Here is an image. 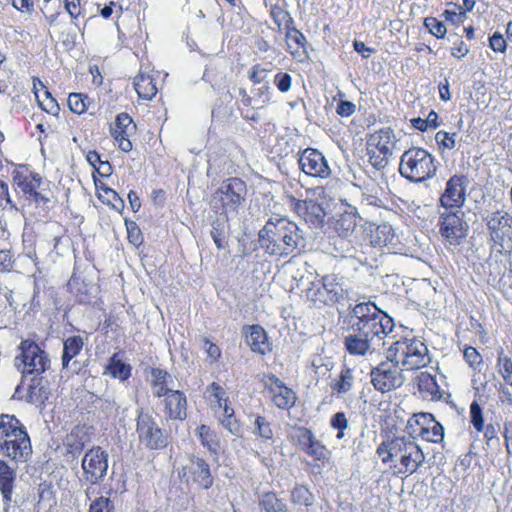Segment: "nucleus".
<instances>
[{"mask_svg":"<svg viewBox=\"0 0 512 512\" xmlns=\"http://www.w3.org/2000/svg\"><path fill=\"white\" fill-rule=\"evenodd\" d=\"M246 183L237 177L224 180L211 195L210 206L224 215L237 212L246 200Z\"/></svg>","mask_w":512,"mask_h":512,"instance_id":"nucleus-7","label":"nucleus"},{"mask_svg":"<svg viewBox=\"0 0 512 512\" xmlns=\"http://www.w3.org/2000/svg\"><path fill=\"white\" fill-rule=\"evenodd\" d=\"M172 382V376L166 370L158 367L151 369L150 385L152 393L155 397L161 398L167 393H169L172 389H170L168 386Z\"/></svg>","mask_w":512,"mask_h":512,"instance_id":"nucleus-28","label":"nucleus"},{"mask_svg":"<svg viewBox=\"0 0 512 512\" xmlns=\"http://www.w3.org/2000/svg\"><path fill=\"white\" fill-rule=\"evenodd\" d=\"M397 144V138L391 128L375 131L367 140V155L370 164L378 169H384L392 157Z\"/></svg>","mask_w":512,"mask_h":512,"instance_id":"nucleus-9","label":"nucleus"},{"mask_svg":"<svg viewBox=\"0 0 512 512\" xmlns=\"http://www.w3.org/2000/svg\"><path fill=\"white\" fill-rule=\"evenodd\" d=\"M412 442L413 440L410 438L396 437L392 440L382 442L378 446L376 453L384 464H399L407 451L408 443Z\"/></svg>","mask_w":512,"mask_h":512,"instance_id":"nucleus-17","label":"nucleus"},{"mask_svg":"<svg viewBox=\"0 0 512 512\" xmlns=\"http://www.w3.org/2000/svg\"><path fill=\"white\" fill-rule=\"evenodd\" d=\"M134 88L139 98L143 100H151L158 92L154 78L143 72L135 77Z\"/></svg>","mask_w":512,"mask_h":512,"instance_id":"nucleus-30","label":"nucleus"},{"mask_svg":"<svg viewBox=\"0 0 512 512\" xmlns=\"http://www.w3.org/2000/svg\"><path fill=\"white\" fill-rule=\"evenodd\" d=\"M268 72L267 69L260 67V65H255L250 72L249 78L254 85L268 84L266 81Z\"/></svg>","mask_w":512,"mask_h":512,"instance_id":"nucleus-60","label":"nucleus"},{"mask_svg":"<svg viewBox=\"0 0 512 512\" xmlns=\"http://www.w3.org/2000/svg\"><path fill=\"white\" fill-rule=\"evenodd\" d=\"M330 425L332 428L338 430L337 439H342L344 437V430L348 427V420L344 412H337L334 414L330 420Z\"/></svg>","mask_w":512,"mask_h":512,"instance_id":"nucleus-53","label":"nucleus"},{"mask_svg":"<svg viewBox=\"0 0 512 512\" xmlns=\"http://www.w3.org/2000/svg\"><path fill=\"white\" fill-rule=\"evenodd\" d=\"M196 435L203 447H205L209 452L217 454L220 448V441L219 436L215 431L203 424L196 429Z\"/></svg>","mask_w":512,"mask_h":512,"instance_id":"nucleus-34","label":"nucleus"},{"mask_svg":"<svg viewBox=\"0 0 512 512\" xmlns=\"http://www.w3.org/2000/svg\"><path fill=\"white\" fill-rule=\"evenodd\" d=\"M165 413L170 419L184 420L187 416V399L183 392L171 390L164 395Z\"/></svg>","mask_w":512,"mask_h":512,"instance_id":"nucleus-23","label":"nucleus"},{"mask_svg":"<svg viewBox=\"0 0 512 512\" xmlns=\"http://www.w3.org/2000/svg\"><path fill=\"white\" fill-rule=\"evenodd\" d=\"M268 392L271 395L273 403L279 409H289L295 404L296 394L288 388L279 378L272 375L267 383Z\"/></svg>","mask_w":512,"mask_h":512,"instance_id":"nucleus-18","label":"nucleus"},{"mask_svg":"<svg viewBox=\"0 0 512 512\" xmlns=\"http://www.w3.org/2000/svg\"><path fill=\"white\" fill-rule=\"evenodd\" d=\"M230 225L227 215L221 214L213 223L211 229V237L219 250H223L228 246V237Z\"/></svg>","mask_w":512,"mask_h":512,"instance_id":"nucleus-29","label":"nucleus"},{"mask_svg":"<svg viewBox=\"0 0 512 512\" xmlns=\"http://www.w3.org/2000/svg\"><path fill=\"white\" fill-rule=\"evenodd\" d=\"M298 164L306 175L326 179L331 175V168L325 156L318 150L306 148L299 154Z\"/></svg>","mask_w":512,"mask_h":512,"instance_id":"nucleus-16","label":"nucleus"},{"mask_svg":"<svg viewBox=\"0 0 512 512\" xmlns=\"http://www.w3.org/2000/svg\"><path fill=\"white\" fill-rule=\"evenodd\" d=\"M394 239V232L390 225L383 224L376 227L372 235V243L379 246H386Z\"/></svg>","mask_w":512,"mask_h":512,"instance_id":"nucleus-47","label":"nucleus"},{"mask_svg":"<svg viewBox=\"0 0 512 512\" xmlns=\"http://www.w3.org/2000/svg\"><path fill=\"white\" fill-rule=\"evenodd\" d=\"M220 422L222 426L227 429L232 435L240 436L242 433V428L240 422L233 417L229 418H220Z\"/></svg>","mask_w":512,"mask_h":512,"instance_id":"nucleus-62","label":"nucleus"},{"mask_svg":"<svg viewBox=\"0 0 512 512\" xmlns=\"http://www.w3.org/2000/svg\"><path fill=\"white\" fill-rule=\"evenodd\" d=\"M471 422L477 431L483 430L484 420L482 417V410L477 402H473L470 406Z\"/></svg>","mask_w":512,"mask_h":512,"instance_id":"nucleus-59","label":"nucleus"},{"mask_svg":"<svg viewBox=\"0 0 512 512\" xmlns=\"http://www.w3.org/2000/svg\"><path fill=\"white\" fill-rule=\"evenodd\" d=\"M436 170L434 157L423 148H410L401 156L399 172L411 182L418 183L432 178Z\"/></svg>","mask_w":512,"mask_h":512,"instance_id":"nucleus-6","label":"nucleus"},{"mask_svg":"<svg viewBox=\"0 0 512 512\" xmlns=\"http://www.w3.org/2000/svg\"><path fill=\"white\" fill-rule=\"evenodd\" d=\"M14 256L10 249L0 248V272H9L14 265Z\"/></svg>","mask_w":512,"mask_h":512,"instance_id":"nucleus-58","label":"nucleus"},{"mask_svg":"<svg viewBox=\"0 0 512 512\" xmlns=\"http://www.w3.org/2000/svg\"><path fill=\"white\" fill-rule=\"evenodd\" d=\"M192 479L200 487L208 489L213 485V476L209 464L202 458L191 457L188 466Z\"/></svg>","mask_w":512,"mask_h":512,"instance_id":"nucleus-26","label":"nucleus"},{"mask_svg":"<svg viewBox=\"0 0 512 512\" xmlns=\"http://www.w3.org/2000/svg\"><path fill=\"white\" fill-rule=\"evenodd\" d=\"M420 436L430 442H441L444 439V427L434 420L433 423H430L428 428H425L423 432H420Z\"/></svg>","mask_w":512,"mask_h":512,"instance_id":"nucleus-49","label":"nucleus"},{"mask_svg":"<svg viewBox=\"0 0 512 512\" xmlns=\"http://www.w3.org/2000/svg\"><path fill=\"white\" fill-rule=\"evenodd\" d=\"M247 345L253 352L266 354L271 351V344L268 341L265 330L260 325H252L245 328Z\"/></svg>","mask_w":512,"mask_h":512,"instance_id":"nucleus-25","label":"nucleus"},{"mask_svg":"<svg viewBox=\"0 0 512 512\" xmlns=\"http://www.w3.org/2000/svg\"><path fill=\"white\" fill-rule=\"evenodd\" d=\"M86 443V435L80 428H75L66 437L65 445L67 452L73 457L78 456L84 449Z\"/></svg>","mask_w":512,"mask_h":512,"instance_id":"nucleus-37","label":"nucleus"},{"mask_svg":"<svg viewBox=\"0 0 512 512\" xmlns=\"http://www.w3.org/2000/svg\"><path fill=\"white\" fill-rule=\"evenodd\" d=\"M491 240L500 252H512V216L505 211L491 214L487 222Z\"/></svg>","mask_w":512,"mask_h":512,"instance_id":"nucleus-12","label":"nucleus"},{"mask_svg":"<svg viewBox=\"0 0 512 512\" xmlns=\"http://www.w3.org/2000/svg\"><path fill=\"white\" fill-rule=\"evenodd\" d=\"M304 452L317 461H325L328 460L330 452L327 447L322 444L321 441L316 439L314 436L310 441Z\"/></svg>","mask_w":512,"mask_h":512,"instance_id":"nucleus-44","label":"nucleus"},{"mask_svg":"<svg viewBox=\"0 0 512 512\" xmlns=\"http://www.w3.org/2000/svg\"><path fill=\"white\" fill-rule=\"evenodd\" d=\"M99 193V199L102 202L112 206L113 209L120 211L124 208V200L118 195V193L107 186H101Z\"/></svg>","mask_w":512,"mask_h":512,"instance_id":"nucleus-46","label":"nucleus"},{"mask_svg":"<svg viewBox=\"0 0 512 512\" xmlns=\"http://www.w3.org/2000/svg\"><path fill=\"white\" fill-rule=\"evenodd\" d=\"M315 435L306 427H293L289 432V439L300 446L304 451Z\"/></svg>","mask_w":512,"mask_h":512,"instance_id":"nucleus-42","label":"nucleus"},{"mask_svg":"<svg viewBox=\"0 0 512 512\" xmlns=\"http://www.w3.org/2000/svg\"><path fill=\"white\" fill-rule=\"evenodd\" d=\"M354 383V370L344 366L341 369L337 379H335L331 384V389L333 392H336L337 395H343L348 393L353 388Z\"/></svg>","mask_w":512,"mask_h":512,"instance_id":"nucleus-33","label":"nucleus"},{"mask_svg":"<svg viewBox=\"0 0 512 512\" xmlns=\"http://www.w3.org/2000/svg\"><path fill=\"white\" fill-rule=\"evenodd\" d=\"M126 227L129 242L134 246H140L143 243V234L137 224L133 221L126 222Z\"/></svg>","mask_w":512,"mask_h":512,"instance_id":"nucleus-55","label":"nucleus"},{"mask_svg":"<svg viewBox=\"0 0 512 512\" xmlns=\"http://www.w3.org/2000/svg\"><path fill=\"white\" fill-rule=\"evenodd\" d=\"M291 501L295 505L309 507L314 502V495L301 484H296L291 491Z\"/></svg>","mask_w":512,"mask_h":512,"instance_id":"nucleus-41","label":"nucleus"},{"mask_svg":"<svg viewBox=\"0 0 512 512\" xmlns=\"http://www.w3.org/2000/svg\"><path fill=\"white\" fill-rule=\"evenodd\" d=\"M468 180L464 176L450 178V208L461 207L465 201L466 185Z\"/></svg>","mask_w":512,"mask_h":512,"instance_id":"nucleus-32","label":"nucleus"},{"mask_svg":"<svg viewBox=\"0 0 512 512\" xmlns=\"http://www.w3.org/2000/svg\"><path fill=\"white\" fill-rule=\"evenodd\" d=\"M289 204L293 211L312 228H323L327 212L325 208L315 200H299L294 196H288Z\"/></svg>","mask_w":512,"mask_h":512,"instance_id":"nucleus-15","label":"nucleus"},{"mask_svg":"<svg viewBox=\"0 0 512 512\" xmlns=\"http://www.w3.org/2000/svg\"><path fill=\"white\" fill-rule=\"evenodd\" d=\"M450 212V245L459 244L460 239L465 238L468 232V224L458 214Z\"/></svg>","mask_w":512,"mask_h":512,"instance_id":"nucleus-36","label":"nucleus"},{"mask_svg":"<svg viewBox=\"0 0 512 512\" xmlns=\"http://www.w3.org/2000/svg\"><path fill=\"white\" fill-rule=\"evenodd\" d=\"M256 86L257 87H255L252 90L254 97L257 98L256 100L258 102H260L262 105L268 103L270 101L269 83L268 84H258Z\"/></svg>","mask_w":512,"mask_h":512,"instance_id":"nucleus-61","label":"nucleus"},{"mask_svg":"<svg viewBox=\"0 0 512 512\" xmlns=\"http://www.w3.org/2000/svg\"><path fill=\"white\" fill-rule=\"evenodd\" d=\"M466 363L478 374L483 372L484 364L481 354L474 347H466L463 352Z\"/></svg>","mask_w":512,"mask_h":512,"instance_id":"nucleus-48","label":"nucleus"},{"mask_svg":"<svg viewBox=\"0 0 512 512\" xmlns=\"http://www.w3.org/2000/svg\"><path fill=\"white\" fill-rule=\"evenodd\" d=\"M450 0V5H453V9H450V23L459 24L466 17V12L471 11L475 5V0Z\"/></svg>","mask_w":512,"mask_h":512,"instance_id":"nucleus-40","label":"nucleus"},{"mask_svg":"<svg viewBox=\"0 0 512 512\" xmlns=\"http://www.w3.org/2000/svg\"><path fill=\"white\" fill-rule=\"evenodd\" d=\"M88 97L81 93H71L68 97V106L76 114H82L88 106Z\"/></svg>","mask_w":512,"mask_h":512,"instance_id":"nucleus-50","label":"nucleus"},{"mask_svg":"<svg viewBox=\"0 0 512 512\" xmlns=\"http://www.w3.org/2000/svg\"><path fill=\"white\" fill-rule=\"evenodd\" d=\"M83 477L91 485L102 482L108 470V454L101 447L87 451L81 463Z\"/></svg>","mask_w":512,"mask_h":512,"instance_id":"nucleus-14","label":"nucleus"},{"mask_svg":"<svg viewBox=\"0 0 512 512\" xmlns=\"http://www.w3.org/2000/svg\"><path fill=\"white\" fill-rule=\"evenodd\" d=\"M0 449L16 463L26 462L32 454L26 428L14 415L0 417Z\"/></svg>","mask_w":512,"mask_h":512,"instance_id":"nucleus-3","label":"nucleus"},{"mask_svg":"<svg viewBox=\"0 0 512 512\" xmlns=\"http://www.w3.org/2000/svg\"><path fill=\"white\" fill-rule=\"evenodd\" d=\"M259 243L268 254L286 257L305 246L302 230L285 217H271L259 231Z\"/></svg>","mask_w":512,"mask_h":512,"instance_id":"nucleus-2","label":"nucleus"},{"mask_svg":"<svg viewBox=\"0 0 512 512\" xmlns=\"http://www.w3.org/2000/svg\"><path fill=\"white\" fill-rule=\"evenodd\" d=\"M387 359L405 370L421 369L431 360L427 346L415 338L394 342L388 349Z\"/></svg>","mask_w":512,"mask_h":512,"instance_id":"nucleus-5","label":"nucleus"},{"mask_svg":"<svg viewBox=\"0 0 512 512\" xmlns=\"http://www.w3.org/2000/svg\"><path fill=\"white\" fill-rule=\"evenodd\" d=\"M424 25L429 30V32L437 38H443L447 33L445 23L435 17L425 18Z\"/></svg>","mask_w":512,"mask_h":512,"instance_id":"nucleus-52","label":"nucleus"},{"mask_svg":"<svg viewBox=\"0 0 512 512\" xmlns=\"http://www.w3.org/2000/svg\"><path fill=\"white\" fill-rule=\"evenodd\" d=\"M14 183L29 198L36 189H40L42 178L37 173L17 174Z\"/></svg>","mask_w":512,"mask_h":512,"instance_id":"nucleus-31","label":"nucleus"},{"mask_svg":"<svg viewBox=\"0 0 512 512\" xmlns=\"http://www.w3.org/2000/svg\"><path fill=\"white\" fill-rule=\"evenodd\" d=\"M287 50L291 56L297 61L301 62L308 56L307 52V39L304 34L299 31L285 33Z\"/></svg>","mask_w":512,"mask_h":512,"instance_id":"nucleus-27","label":"nucleus"},{"mask_svg":"<svg viewBox=\"0 0 512 512\" xmlns=\"http://www.w3.org/2000/svg\"><path fill=\"white\" fill-rule=\"evenodd\" d=\"M287 273L296 282L298 289L310 286L312 281L317 278L318 274L312 265L307 262L290 261L287 266Z\"/></svg>","mask_w":512,"mask_h":512,"instance_id":"nucleus-22","label":"nucleus"},{"mask_svg":"<svg viewBox=\"0 0 512 512\" xmlns=\"http://www.w3.org/2000/svg\"><path fill=\"white\" fill-rule=\"evenodd\" d=\"M253 418L252 433L263 441L272 440L274 436L272 423L265 416L259 414L254 415Z\"/></svg>","mask_w":512,"mask_h":512,"instance_id":"nucleus-38","label":"nucleus"},{"mask_svg":"<svg viewBox=\"0 0 512 512\" xmlns=\"http://www.w3.org/2000/svg\"><path fill=\"white\" fill-rule=\"evenodd\" d=\"M399 366V364L388 360L373 368L370 372L373 387L381 393L390 392L401 387L405 378Z\"/></svg>","mask_w":512,"mask_h":512,"instance_id":"nucleus-13","label":"nucleus"},{"mask_svg":"<svg viewBox=\"0 0 512 512\" xmlns=\"http://www.w3.org/2000/svg\"><path fill=\"white\" fill-rule=\"evenodd\" d=\"M35 94H36V97L38 99V102H39L41 108L44 111H46L47 113L54 115V116L58 115L60 107H59L56 99L52 97V95L50 94L49 91H47V90L43 91L44 99L40 98V95L38 94V92H36Z\"/></svg>","mask_w":512,"mask_h":512,"instance_id":"nucleus-51","label":"nucleus"},{"mask_svg":"<svg viewBox=\"0 0 512 512\" xmlns=\"http://www.w3.org/2000/svg\"><path fill=\"white\" fill-rule=\"evenodd\" d=\"M302 294L308 301L315 304L333 305L345 298L346 290L342 278L329 274L314 279L310 286L302 289Z\"/></svg>","mask_w":512,"mask_h":512,"instance_id":"nucleus-8","label":"nucleus"},{"mask_svg":"<svg viewBox=\"0 0 512 512\" xmlns=\"http://www.w3.org/2000/svg\"><path fill=\"white\" fill-rule=\"evenodd\" d=\"M289 14H290L289 12H287L286 10H284L280 7H274L271 10L270 15H271L273 21L275 22V24L278 26L279 31L282 30V25H283V23H285Z\"/></svg>","mask_w":512,"mask_h":512,"instance_id":"nucleus-64","label":"nucleus"},{"mask_svg":"<svg viewBox=\"0 0 512 512\" xmlns=\"http://www.w3.org/2000/svg\"><path fill=\"white\" fill-rule=\"evenodd\" d=\"M86 159L102 177L111 175L112 166L107 160H102L98 152L89 151L86 155Z\"/></svg>","mask_w":512,"mask_h":512,"instance_id":"nucleus-45","label":"nucleus"},{"mask_svg":"<svg viewBox=\"0 0 512 512\" xmlns=\"http://www.w3.org/2000/svg\"><path fill=\"white\" fill-rule=\"evenodd\" d=\"M134 130L135 125L128 114L121 113L116 117L114 126L111 127V134L123 152L132 150V143L129 137Z\"/></svg>","mask_w":512,"mask_h":512,"instance_id":"nucleus-19","label":"nucleus"},{"mask_svg":"<svg viewBox=\"0 0 512 512\" xmlns=\"http://www.w3.org/2000/svg\"><path fill=\"white\" fill-rule=\"evenodd\" d=\"M434 420L435 418L430 413H418L408 421V427L412 430V433L420 436V432L428 428L430 423H433Z\"/></svg>","mask_w":512,"mask_h":512,"instance_id":"nucleus-43","label":"nucleus"},{"mask_svg":"<svg viewBox=\"0 0 512 512\" xmlns=\"http://www.w3.org/2000/svg\"><path fill=\"white\" fill-rule=\"evenodd\" d=\"M83 348V340L80 336L68 337L63 343L62 365L68 368L70 361L76 357Z\"/></svg>","mask_w":512,"mask_h":512,"instance_id":"nucleus-35","label":"nucleus"},{"mask_svg":"<svg viewBox=\"0 0 512 512\" xmlns=\"http://www.w3.org/2000/svg\"><path fill=\"white\" fill-rule=\"evenodd\" d=\"M489 46L493 51L502 53L506 49V40L502 34L495 32L489 37Z\"/></svg>","mask_w":512,"mask_h":512,"instance_id":"nucleus-63","label":"nucleus"},{"mask_svg":"<svg viewBox=\"0 0 512 512\" xmlns=\"http://www.w3.org/2000/svg\"><path fill=\"white\" fill-rule=\"evenodd\" d=\"M342 323L345 332L343 344L353 356L380 353L386 344L385 338L394 327L392 318L371 301L350 304Z\"/></svg>","mask_w":512,"mask_h":512,"instance_id":"nucleus-1","label":"nucleus"},{"mask_svg":"<svg viewBox=\"0 0 512 512\" xmlns=\"http://www.w3.org/2000/svg\"><path fill=\"white\" fill-rule=\"evenodd\" d=\"M89 512H115V509L108 497L101 496L90 504Z\"/></svg>","mask_w":512,"mask_h":512,"instance_id":"nucleus-54","label":"nucleus"},{"mask_svg":"<svg viewBox=\"0 0 512 512\" xmlns=\"http://www.w3.org/2000/svg\"><path fill=\"white\" fill-rule=\"evenodd\" d=\"M497 365L502 377L512 373V360L510 357L505 355L503 348H500L498 351Z\"/></svg>","mask_w":512,"mask_h":512,"instance_id":"nucleus-56","label":"nucleus"},{"mask_svg":"<svg viewBox=\"0 0 512 512\" xmlns=\"http://www.w3.org/2000/svg\"><path fill=\"white\" fill-rule=\"evenodd\" d=\"M415 382L418 387L420 396L425 400H439L442 398V390L436 375H432L427 371L420 372Z\"/></svg>","mask_w":512,"mask_h":512,"instance_id":"nucleus-24","label":"nucleus"},{"mask_svg":"<svg viewBox=\"0 0 512 512\" xmlns=\"http://www.w3.org/2000/svg\"><path fill=\"white\" fill-rule=\"evenodd\" d=\"M19 350L21 353L15 358V366L23 375H40L49 369L48 354L35 342L24 340Z\"/></svg>","mask_w":512,"mask_h":512,"instance_id":"nucleus-10","label":"nucleus"},{"mask_svg":"<svg viewBox=\"0 0 512 512\" xmlns=\"http://www.w3.org/2000/svg\"><path fill=\"white\" fill-rule=\"evenodd\" d=\"M274 84L280 92L286 93L290 90L292 84V77L290 74L285 72H278L274 76Z\"/></svg>","mask_w":512,"mask_h":512,"instance_id":"nucleus-57","label":"nucleus"},{"mask_svg":"<svg viewBox=\"0 0 512 512\" xmlns=\"http://www.w3.org/2000/svg\"><path fill=\"white\" fill-rule=\"evenodd\" d=\"M136 433L139 442L149 450L163 449L168 445V436L154 417L143 409L138 410Z\"/></svg>","mask_w":512,"mask_h":512,"instance_id":"nucleus-11","label":"nucleus"},{"mask_svg":"<svg viewBox=\"0 0 512 512\" xmlns=\"http://www.w3.org/2000/svg\"><path fill=\"white\" fill-rule=\"evenodd\" d=\"M360 219L356 207L346 204L345 209L328 222L329 244L340 256H352L355 252L352 236Z\"/></svg>","mask_w":512,"mask_h":512,"instance_id":"nucleus-4","label":"nucleus"},{"mask_svg":"<svg viewBox=\"0 0 512 512\" xmlns=\"http://www.w3.org/2000/svg\"><path fill=\"white\" fill-rule=\"evenodd\" d=\"M106 372L114 378L125 381L131 375V367L119 359L117 354H114L109 360Z\"/></svg>","mask_w":512,"mask_h":512,"instance_id":"nucleus-39","label":"nucleus"},{"mask_svg":"<svg viewBox=\"0 0 512 512\" xmlns=\"http://www.w3.org/2000/svg\"><path fill=\"white\" fill-rule=\"evenodd\" d=\"M16 475V467H12L6 461L0 459V493L2 495L5 511H7L12 502Z\"/></svg>","mask_w":512,"mask_h":512,"instance_id":"nucleus-21","label":"nucleus"},{"mask_svg":"<svg viewBox=\"0 0 512 512\" xmlns=\"http://www.w3.org/2000/svg\"><path fill=\"white\" fill-rule=\"evenodd\" d=\"M424 454L419 446L413 441L408 443L407 451L399 464L390 465L394 475L412 474L424 462Z\"/></svg>","mask_w":512,"mask_h":512,"instance_id":"nucleus-20","label":"nucleus"}]
</instances>
